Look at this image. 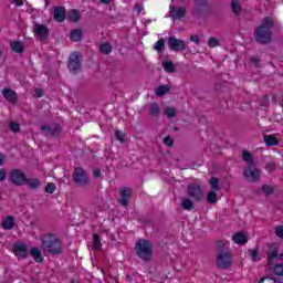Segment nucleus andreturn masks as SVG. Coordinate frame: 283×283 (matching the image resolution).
<instances>
[{
	"label": "nucleus",
	"mask_w": 283,
	"mask_h": 283,
	"mask_svg": "<svg viewBox=\"0 0 283 283\" xmlns=\"http://www.w3.org/2000/svg\"><path fill=\"white\" fill-rule=\"evenodd\" d=\"M271 28H273V19L270 17L264 18L261 25H259L254 32L256 43H261L262 45L271 43V39L273 36V33H271Z\"/></svg>",
	"instance_id": "obj_1"
},
{
	"label": "nucleus",
	"mask_w": 283,
	"mask_h": 283,
	"mask_svg": "<svg viewBox=\"0 0 283 283\" xmlns=\"http://www.w3.org/2000/svg\"><path fill=\"white\" fill-rule=\"evenodd\" d=\"M42 251L49 255H61L63 253V245L56 235L44 234L42 237Z\"/></svg>",
	"instance_id": "obj_2"
},
{
	"label": "nucleus",
	"mask_w": 283,
	"mask_h": 283,
	"mask_svg": "<svg viewBox=\"0 0 283 283\" xmlns=\"http://www.w3.org/2000/svg\"><path fill=\"white\" fill-rule=\"evenodd\" d=\"M135 253H137V256L140 260H144V262H149L154 253L151 242L145 239H139L135 244Z\"/></svg>",
	"instance_id": "obj_3"
},
{
	"label": "nucleus",
	"mask_w": 283,
	"mask_h": 283,
	"mask_svg": "<svg viewBox=\"0 0 283 283\" xmlns=\"http://www.w3.org/2000/svg\"><path fill=\"white\" fill-rule=\"evenodd\" d=\"M9 181L15 187H22V185L28 182V178L25 177V172H23L21 169H12L9 172Z\"/></svg>",
	"instance_id": "obj_4"
},
{
	"label": "nucleus",
	"mask_w": 283,
	"mask_h": 283,
	"mask_svg": "<svg viewBox=\"0 0 283 283\" xmlns=\"http://www.w3.org/2000/svg\"><path fill=\"white\" fill-rule=\"evenodd\" d=\"M233 262V254L231 252L221 251L217 256L218 269H229Z\"/></svg>",
	"instance_id": "obj_5"
},
{
	"label": "nucleus",
	"mask_w": 283,
	"mask_h": 283,
	"mask_svg": "<svg viewBox=\"0 0 283 283\" xmlns=\"http://www.w3.org/2000/svg\"><path fill=\"white\" fill-rule=\"evenodd\" d=\"M73 180L77 187H87L90 185V178H87V174L81 167L75 168Z\"/></svg>",
	"instance_id": "obj_6"
},
{
	"label": "nucleus",
	"mask_w": 283,
	"mask_h": 283,
	"mask_svg": "<svg viewBox=\"0 0 283 283\" xmlns=\"http://www.w3.org/2000/svg\"><path fill=\"white\" fill-rule=\"evenodd\" d=\"M67 67L72 74L81 72L83 65L81 64V56L78 55V52H74L70 55Z\"/></svg>",
	"instance_id": "obj_7"
},
{
	"label": "nucleus",
	"mask_w": 283,
	"mask_h": 283,
	"mask_svg": "<svg viewBox=\"0 0 283 283\" xmlns=\"http://www.w3.org/2000/svg\"><path fill=\"white\" fill-rule=\"evenodd\" d=\"M187 193L189 198H192L196 202H200L202 200V188H200V185L198 184H190L187 189Z\"/></svg>",
	"instance_id": "obj_8"
},
{
	"label": "nucleus",
	"mask_w": 283,
	"mask_h": 283,
	"mask_svg": "<svg viewBox=\"0 0 283 283\" xmlns=\"http://www.w3.org/2000/svg\"><path fill=\"white\" fill-rule=\"evenodd\" d=\"M243 176L248 182H258L260 180V169L255 167V164L248 166V169L243 171Z\"/></svg>",
	"instance_id": "obj_9"
},
{
	"label": "nucleus",
	"mask_w": 283,
	"mask_h": 283,
	"mask_svg": "<svg viewBox=\"0 0 283 283\" xmlns=\"http://www.w3.org/2000/svg\"><path fill=\"white\" fill-rule=\"evenodd\" d=\"M168 46L172 52H185V50H187V43L174 36L168 39Z\"/></svg>",
	"instance_id": "obj_10"
},
{
	"label": "nucleus",
	"mask_w": 283,
	"mask_h": 283,
	"mask_svg": "<svg viewBox=\"0 0 283 283\" xmlns=\"http://www.w3.org/2000/svg\"><path fill=\"white\" fill-rule=\"evenodd\" d=\"M33 33L40 38V41H45L50 36V29L45 24L34 23Z\"/></svg>",
	"instance_id": "obj_11"
},
{
	"label": "nucleus",
	"mask_w": 283,
	"mask_h": 283,
	"mask_svg": "<svg viewBox=\"0 0 283 283\" xmlns=\"http://www.w3.org/2000/svg\"><path fill=\"white\" fill-rule=\"evenodd\" d=\"M12 249L14 255L21 260H25V258L29 255L28 245H25L23 242H15Z\"/></svg>",
	"instance_id": "obj_12"
},
{
	"label": "nucleus",
	"mask_w": 283,
	"mask_h": 283,
	"mask_svg": "<svg viewBox=\"0 0 283 283\" xmlns=\"http://www.w3.org/2000/svg\"><path fill=\"white\" fill-rule=\"evenodd\" d=\"M67 18V11L65 10V7H55L53 9V19L57 23H63L65 19Z\"/></svg>",
	"instance_id": "obj_13"
},
{
	"label": "nucleus",
	"mask_w": 283,
	"mask_h": 283,
	"mask_svg": "<svg viewBox=\"0 0 283 283\" xmlns=\"http://www.w3.org/2000/svg\"><path fill=\"white\" fill-rule=\"evenodd\" d=\"M119 205L127 207V205H129V198H132V189L127 187L119 189Z\"/></svg>",
	"instance_id": "obj_14"
},
{
	"label": "nucleus",
	"mask_w": 283,
	"mask_h": 283,
	"mask_svg": "<svg viewBox=\"0 0 283 283\" xmlns=\"http://www.w3.org/2000/svg\"><path fill=\"white\" fill-rule=\"evenodd\" d=\"M42 132H44L45 136H59L61 132V126L53 124L51 126H42Z\"/></svg>",
	"instance_id": "obj_15"
},
{
	"label": "nucleus",
	"mask_w": 283,
	"mask_h": 283,
	"mask_svg": "<svg viewBox=\"0 0 283 283\" xmlns=\"http://www.w3.org/2000/svg\"><path fill=\"white\" fill-rule=\"evenodd\" d=\"M187 14V9L185 7H172L170 9V17L175 20L182 19Z\"/></svg>",
	"instance_id": "obj_16"
},
{
	"label": "nucleus",
	"mask_w": 283,
	"mask_h": 283,
	"mask_svg": "<svg viewBox=\"0 0 283 283\" xmlns=\"http://www.w3.org/2000/svg\"><path fill=\"white\" fill-rule=\"evenodd\" d=\"M67 21H71V23H78L81 21V11L78 9H72L66 14Z\"/></svg>",
	"instance_id": "obj_17"
},
{
	"label": "nucleus",
	"mask_w": 283,
	"mask_h": 283,
	"mask_svg": "<svg viewBox=\"0 0 283 283\" xmlns=\"http://www.w3.org/2000/svg\"><path fill=\"white\" fill-rule=\"evenodd\" d=\"M2 96L7 101H9V103H12V104L17 103V92L12 91V88H8V87L4 88L2 91Z\"/></svg>",
	"instance_id": "obj_18"
},
{
	"label": "nucleus",
	"mask_w": 283,
	"mask_h": 283,
	"mask_svg": "<svg viewBox=\"0 0 283 283\" xmlns=\"http://www.w3.org/2000/svg\"><path fill=\"white\" fill-rule=\"evenodd\" d=\"M232 240L235 244H247L249 242V238L244 232H237L233 234Z\"/></svg>",
	"instance_id": "obj_19"
},
{
	"label": "nucleus",
	"mask_w": 283,
	"mask_h": 283,
	"mask_svg": "<svg viewBox=\"0 0 283 283\" xmlns=\"http://www.w3.org/2000/svg\"><path fill=\"white\" fill-rule=\"evenodd\" d=\"M2 229H4L6 231H11V229H14V217H6L2 221Z\"/></svg>",
	"instance_id": "obj_20"
},
{
	"label": "nucleus",
	"mask_w": 283,
	"mask_h": 283,
	"mask_svg": "<svg viewBox=\"0 0 283 283\" xmlns=\"http://www.w3.org/2000/svg\"><path fill=\"white\" fill-rule=\"evenodd\" d=\"M149 116H151L153 118L160 116V106H158V104H149Z\"/></svg>",
	"instance_id": "obj_21"
},
{
	"label": "nucleus",
	"mask_w": 283,
	"mask_h": 283,
	"mask_svg": "<svg viewBox=\"0 0 283 283\" xmlns=\"http://www.w3.org/2000/svg\"><path fill=\"white\" fill-rule=\"evenodd\" d=\"M263 140L268 147H275V145L279 144L277 137H275L274 135H265L263 137Z\"/></svg>",
	"instance_id": "obj_22"
},
{
	"label": "nucleus",
	"mask_w": 283,
	"mask_h": 283,
	"mask_svg": "<svg viewBox=\"0 0 283 283\" xmlns=\"http://www.w3.org/2000/svg\"><path fill=\"white\" fill-rule=\"evenodd\" d=\"M180 206L181 209H185V211L193 210V201L189 198H182Z\"/></svg>",
	"instance_id": "obj_23"
},
{
	"label": "nucleus",
	"mask_w": 283,
	"mask_h": 283,
	"mask_svg": "<svg viewBox=\"0 0 283 283\" xmlns=\"http://www.w3.org/2000/svg\"><path fill=\"white\" fill-rule=\"evenodd\" d=\"M30 253L35 262H43V252L39 248H31Z\"/></svg>",
	"instance_id": "obj_24"
},
{
	"label": "nucleus",
	"mask_w": 283,
	"mask_h": 283,
	"mask_svg": "<svg viewBox=\"0 0 283 283\" xmlns=\"http://www.w3.org/2000/svg\"><path fill=\"white\" fill-rule=\"evenodd\" d=\"M25 185H28L29 189L36 190L39 187H41V180L38 178L27 179Z\"/></svg>",
	"instance_id": "obj_25"
},
{
	"label": "nucleus",
	"mask_w": 283,
	"mask_h": 283,
	"mask_svg": "<svg viewBox=\"0 0 283 283\" xmlns=\"http://www.w3.org/2000/svg\"><path fill=\"white\" fill-rule=\"evenodd\" d=\"M70 38L72 41L78 42L83 39V32L78 29H74L71 31Z\"/></svg>",
	"instance_id": "obj_26"
},
{
	"label": "nucleus",
	"mask_w": 283,
	"mask_h": 283,
	"mask_svg": "<svg viewBox=\"0 0 283 283\" xmlns=\"http://www.w3.org/2000/svg\"><path fill=\"white\" fill-rule=\"evenodd\" d=\"M11 50L21 54L23 52V43L19 41L11 42Z\"/></svg>",
	"instance_id": "obj_27"
},
{
	"label": "nucleus",
	"mask_w": 283,
	"mask_h": 283,
	"mask_svg": "<svg viewBox=\"0 0 283 283\" xmlns=\"http://www.w3.org/2000/svg\"><path fill=\"white\" fill-rule=\"evenodd\" d=\"M163 67L165 72H168V73L176 72V66H174V62L171 61L163 62Z\"/></svg>",
	"instance_id": "obj_28"
},
{
	"label": "nucleus",
	"mask_w": 283,
	"mask_h": 283,
	"mask_svg": "<svg viewBox=\"0 0 283 283\" xmlns=\"http://www.w3.org/2000/svg\"><path fill=\"white\" fill-rule=\"evenodd\" d=\"M169 92V86L167 85H160L156 88L155 94L156 96H165Z\"/></svg>",
	"instance_id": "obj_29"
},
{
	"label": "nucleus",
	"mask_w": 283,
	"mask_h": 283,
	"mask_svg": "<svg viewBox=\"0 0 283 283\" xmlns=\"http://www.w3.org/2000/svg\"><path fill=\"white\" fill-rule=\"evenodd\" d=\"M207 200L210 205H216V202H218V195L216 193V190L208 193Z\"/></svg>",
	"instance_id": "obj_30"
},
{
	"label": "nucleus",
	"mask_w": 283,
	"mask_h": 283,
	"mask_svg": "<svg viewBox=\"0 0 283 283\" xmlns=\"http://www.w3.org/2000/svg\"><path fill=\"white\" fill-rule=\"evenodd\" d=\"M154 50H156V52H163V50H165V39H159L154 44Z\"/></svg>",
	"instance_id": "obj_31"
},
{
	"label": "nucleus",
	"mask_w": 283,
	"mask_h": 283,
	"mask_svg": "<svg viewBox=\"0 0 283 283\" xmlns=\"http://www.w3.org/2000/svg\"><path fill=\"white\" fill-rule=\"evenodd\" d=\"M243 160H245V163L248 164V167L255 165L253 163V157L251 156V153L247 150L243 151Z\"/></svg>",
	"instance_id": "obj_32"
},
{
	"label": "nucleus",
	"mask_w": 283,
	"mask_h": 283,
	"mask_svg": "<svg viewBox=\"0 0 283 283\" xmlns=\"http://www.w3.org/2000/svg\"><path fill=\"white\" fill-rule=\"evenodd\" d=\"M277 259V249H272L268 253V263L273 264V260Z\"/></svg>",
	"instance_id": "obj_33"
},
{
	"label": "nucleus",
	"mask_w": 283,
	"mask_h": 283,
	"mask_svg": "<svg viewBox=\"0 0 283 283\" xmlns=\"http://www.w3.org/2000/svg\"><path fill=\"white\" fill-rule=\"evenodd\" d=\"M93 249L95 251H99L101 249V237L98 234H94L93 237Z\"/></svg>",
	"instance_id": "obj_34"
},
{
	"label": "nucleus",
	"mask_w": 283,
	"mask_h": 283,
	"mask_svg": "<svg viewBox=\"0 0 283 283\" xmlns=\"http://www.w3.org/2000/svg\"><path fill=\"white\" fill-rule=\"evenodd\" d=\"M231 8H232V12H234V14H238L242 10V8L240 7L239 0H232Z\"/></svg>",
	"instance_id": "obj_35"
},
{
	"label": "nucleus",
	"mask_w": 283,
	"mask_h": 283,
	"mask_svg": "<svg viewBox=\"0 0 283 283\" xmlns=\"http://www.w3.org/2000/svg\"><path fill=\"white\" fill-rule=\"evenodd\" d=\"M99 50H101L102 54H112V45H109V43H103L99 46Z\"/></svg>",
	"instance_id": "obj_36"
},
{
	"label": "nucleus",
	"mask_w": 283,
	"mask_h": 283,
	"mask_svg": "<svg viewBox=\"0 0 283 283\" xmlns=\"http://www.w3.org/2000/svg\"><path fill=\"white\" fill-rule=\"evenodd\" d=\"M210 187H211L212 191H219V190H220V186H219V180H218V178L212 177V178L210 179Z\"/></svg>",
	"instance_id": "obj_37"
},
{
	"label": "nucleus",
	"mask_w": 283,
	"mask_h": 283,
	"mask_svg": "<svg viewBox=\"0 0 283 283\" xmlns=\"http://www.w3.org/2000/svg\"><path fill=\"white\" fill-rule=\"evenodd\" d=\"M165 115L167 116V118H176V108L167 107L165 109Z\"/></svg>",
	"instance_id": "obj_38"
},
{
	"label": "nucleus",
	"mask_w": 283,
	"mask_h": 283,
	"mask_svg": "<svg viewBox=\"0 0 283 283\" xmlns=\"http://www.w3.org/2000/svg\"><path fill=\"white\" fill-rule=\"evenodd\" d=\"M45 193H54L56 191V185L53 182H49L46 187L44 188Z\"/></svg>",
	"instance_id": "obj_39"
},
{
	"label": "nucleus",
	"mask_w": 283,
	"mask_h": 283,
	"mask_svg": "<svg viewBox=\"0 0 283 283\" xmlns=\"http://www.w3.org/2000/svg\"><path fill=\"white\" fill-rule=\"evenodd\" d=\"M218 45H220V41L217 40V38H209L208 40V46L209 48H218Z\"/></svg>",
	"instance_id": "obj_40"
},
{
	"label": "nucleus",
	"mask_w": 283,
	"mask_h": 283,
	"mask_svg": "<svg viewBox=\"0 0 283 283\" xmlns=\"http://www.w3.org/2000/svg\"><path fill=\"white\" fill-rule=\"evenodd\" d=\"M250 255L252 262H260V253L258 252V250H250Z\"/></svg>",
	"instance_id": "obj_41"
},
{
	"label": "nucleus",
	"mask_w": 283,
	"mask_h": 283,
	"mask_svg": "<svg viewBox=\"0 0 283 283\" xmlns=\"http://www.w3.org/2000/svg\"><path fill=\"white\" fill-rule=\"evenodd\" d=\"M262 191L265 196H271V193H273V187H271L269 185H263Z\"/></svg>",
	"instance_id": "obj_42"
},
{
	"label": "nucleus",
	"mask_w": 283,
	"mask_h": 283,
	"mask_svg": "<svg viewBox=\"0 0 283 283\" xmlns=\"http://www.w3.org/2000/svg\"><path fill=\"white\" fill-rule=\"evenodd\" d=\"M9 129H10L11 132H13L14 134H17V132H19V129H20L19 123L11 122V123L9 124Z\"/></svg>",
	"instance_id": "obj_43"
},
{
	"label": "nucleus",
	"mask_w": 283,
	"mask_h": 283,
	"mask_svg": "<svg viewBox=\"0 0 283 283\" xmlns=\"http://www.w3.org/2000/svg\"><path fill=\"white\" fill-rule=\"evenodd\" d=\"M274 273L275 275H283V264H276L274 265Z\"/></svg>",
	"instance_id": "obj_44"
},
{
	"label": "nucleus",
	"mask_w": 283,
	"mask_h": 283,
	"mask_svg": "<svg viewBox=\"0 0 283 283\" xmlns=\"http://www.w3.org/2000/svg\"><path fill=\"white\" fill-rule=\"evenodd\" d=\"M115 138H117L119 143H125V133L117 130L115 133Z\"/></svg>",
	"instance_id": "obj_45"
},
{
	"label": "nucleus",
	"mask_w": 283,
	"mask_h": 283,
	"mask_svg": "<svg viewBox=\"0 0 283 283\" xmlns=\"http://www.w3.org/2000/svg\"><path fill=\"white\" fill-rule=\"evenodd\" d=\"M266 171H269V174H271V171H275V169H277V166L275 165V163H269L265 166Z\"/></svg>",
	"instance_id": "obj_46"
},
{
	"label": "nucleus",
	"mask_w": 283,
	"mask_h": 283,
	"mask_svg": "<svg viewBox=\"0 0 283 283\" xmlns=\"http://www.w3.org/2000/svg\"><path fill=\"white\" fill-rule=\"evenodd\" d=\"M163 143H164V145H167V147L174 146V139H171L169 136L165 137Z\"/></svg>",
	"instance_id": "obj_47"
},
{
	"label": "nucleus",
	"mask_w": 283,
	"mask_h": 283,
	"mask_svg": "<svg viewBox=\"0 0 283 283\" xmlns=\"http://www.w3.org/2000/svg\"><path fill=\"white\" fill-rule=\"evenodd\" d=\"M275 235H276L277 238H281V239L283 240V226L276 227V229H275Z\"/></svg>",
	"instance_id": "obj_48"
},
{
	"label": "nucleus",
	"mask_w": 283,
	"mask_h": 283,
	"mask_svg": "<svg viewBox=\"0 0 283 283\" xmlns=\"http://www.w3.org/2000/svg\"><path fill=\"white\" fill-rule=\"evenodd\" d=\"M260 283H277V281H275L273 277L265 276L261 279Z\"/></svg>",
	"instance_id": "obj_49"
},
{
	"label": "nucleus",
	"mask_w": 283,
	"mask_h": 283,
	"mask_svg": "<svg viewBox=\"0 0 283 283\" xmlns=\"http://www.w3.org/2000/svg\"><path fill=\"white\" fill-rule=\"evenodd\" d=\"M8 179V174L4 169H0V182H4Z\"/></svg>",
	"instance_id": "obj_50"
},
{
	"label": "nucleus",
	"mask_w": 283,
	"mask_h": 283,
	"mask_svg": "<svg viewBox=\"0 0 283 283\" xmlns=\"http://www.w3.org/2000/svg\"><path fill=\"white\" fill-rule=\"evenodd\" d=\"M195 3L197 6V8H202V7L207 6V0H195Z\"/></svg>",
	"instance_id": "obj_51"
},
{
	"label": "nucleus",
	"mask_w": 283,
	"mask_h": 283,
	"mask_svg": "<svg viewBox=\"0 0 283 283\" xmlns=\"http://www.w3.org/2000/svg\"><path fill=\"white\" fill-rule=\"evenodd\" d=\"M250 61H251V63H253V65L255 67H260V59L252 56V57H250Z\"/></svg>",
	"instance_id": "obj_52"
},
{
	"label": "nucleus",
	"mask_w": 283,
	"mask_h": 283,
	"mask_svg": "<svg viewBox=\"0 0 283 283\" xmlns=\"http://www.w3.org/2000/svg\"><path fill=\"white\" fill-rule=\"evenodd\" d=\"M262 107H266L269 105V96H264L263 99L261 101Z\"/></svg>",
	"instance_id": "obj_53"
},
{
	"label": "nucleus",
	"mask_w": 283,
	"mask_h": 283,
	"mask_svg": "<svg viewBox=\"0 0 283 283\" xmlns=\"http://www.w3.org/2000/svg\"><path fill=\"white\" fill-rule=\"evenodd\" d=\"M190 41H192V43H200V38L198 35H190Z\"/></svg>",
	"instance_id": "obj_54"
},
{
	"label": "nucleus",
	"mask_w": 283,
	"mask_h": 283,
	"mask_svg": "<svg viewBox=\"0 0 283 283\" xmlns=\"http://www.w3.org/2000/svg\"><path fill=\"white\" fill-rule=\"evenodd\" d=\"M218 249H220V251L222 252V249H224V247H227V243L222 242V241H218L217 243Z\"/></svg>",
	"instance_id": "obj_55"
},
{
	"label": "nucleus",
	"mask_w": 283,
	"mask_h": 283,
	"mask_svg": "<svg viewBox=\"0 0 283 283\" xmlns=\"http://www.w3.org/2000/svg\"><path fill=\"white\" fill-rule=\"evenodd\" d=\"M93 176H94L95 178H101V169H95V170H93Z\"/></svg>",
	"instance_id": "obj_56"
},
{
	"label": "nucleus",
	"mask_w": 283,
	"mask_h": 283,
	"mask_svg": "<svg viewBox=\"0 0 283 283\" xmlns=\"http://www.w3.org/2000/svg\"><path fill=\"white\" fill-rule=\"evenodd\" d=\"M4 160H6V156L0 153V167L1 165H3Z\"/></svg>",
	"instance_id": "obj_57"
},
{
	"label": "nucleus",
	"mask_w": 283,
	"mask_h": 283,
	"mask_svg": "<svg viewBox=\"0 0 283 283\" xmlns=\"http://www.w3.org/2000/svg\"><path fill=\"white\" fill-rule=\"evenodd\" d=\"M101 3H104L105 6H109L112 3V0H99Z\"/></svg>",
	"instance_id": "obj_58"
},
{
	"label": "nucleus",
	"mask_w": 283,
	"mask_h": 283,
	"mask_svg": "<svg viewBox=\"0 0 283 283\" xmlns=\"http://www.w3.org/2000/svg\"><path fill=\"white\" fill-rule=\"evenodd\" d=\"M13 2L15 3V6L21 7L23 6V2L21 0H13Z\"/></svg>",
	"instance_id": "obj_59"
},
{
	"label": "nucleus",
	"mask_w": 283,
	"mask_h": 283,
	"mask_svg": "<svg viewBox=\"0 0 283 283\" xmlns=\"http://www.w3.org/2000/svg\"><path fill=\"white\" fill-rule=\"evenodd\" d=\"M35 94H36L38 98H41V96H43V93H41L40 90H35Z\"/></svg>",
	"instance_id": "obj_60"
},
{
	"label": "nucleus",
	"mask_w": 283,
	"mask_h": 283,
	"mask_svg": "<svg viewBox=\"0 0 283 283\" xmlns=\"http://www.w3.org/2000/svg\"><path fill=\"white\" fill-rule=\"evenodd\" d=\"M136 10H137V12H143V8L142 7L137 8Z\"/></svg>",
	"instance_id": "obj_61"
},
{
	"label": "nucleus",
	"mask_w": 283,
	"mask_h": 283,
	"mask_svg": "<svg viewBox=\"0 0 283 283\" xmlns=\"http://www.w3.org/2000/svg\"><path fill=\"white\" fill-rule=\"evenodd\" d=\"M279 260H283V253L280 254Z\"/></svg>",
	"instance_id": "obj_62"
},
{
	"label": "nucleus",
	"mask_w": 283,
	"mask_h": 283,
	"mask_svg": "<svg viewBox=\"0 0 283 283\" xmlns=\"http://www.w3.org/2000/svg\"><path fill=\"white\" fill-rule=\"evenodd\" d=\"M45 6L48 7V6H50V2H49V0H45Z\"/></svg>",
	"instance_id": "obj_63"
},
{
	"label": "nucleus",
	"mask_w": 283,
	"mask_h": 283,
	"mask_svg": "<svg viewBox=\"0 0 283 283\" xmlns=\"http://www.w3.org/2000/svg\"><path fill=\"white\" fill-rule=\"evenodd\" d=\"M1 54H3V52L0 50V56H1Z\"/></svg>",
	"instance_id": "obj_64"
}]
</instances>
